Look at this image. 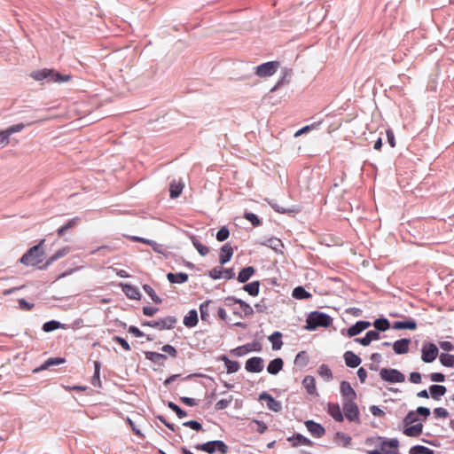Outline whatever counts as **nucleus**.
Listing matches in <instances>:
<instances>
[{"mask_svg": "<svg viewBox=\"0 0 454 454\" xmlns=\"http://www.w3.org/2000/svg\"><path fill=\"white\" fill-rule=\"evenodd\" d=\"M252 424H254L256 426V428L254 429L259 434H263L267 430V426L264 422L260 420H253Z\"/></svg>", "mask_w": 454, "mask_h": 454, "instance_id": "680f3d73", "label": "nucleus"}, {"mask_svg": "<svg viewBox=\"0 0 454 454\" xmlns=\"http://www.w3.org/2000/svg\"><path fill=\"white\" fill-rule=\"evenodd\" d=\"M381 380L390 383H402L405 380V376L395 369L383 368L380 372Z\"/></svg>", "mask_w": 454, "mask_h": 454, "instance_id": "6e6552de", "label": "nucleus"}, {"mask_svg": "<svg viewBox=\"0 0 454 454\" xmlns=\"http://www.w3.org/2000/svg\"><path fill=\"white\" fill-rule=\"evenodd\" d=\"M288 441L293 442L294 447H296L298 445H306V446L312 445V442L309 439H308L307 437H305L300 434H294L293 437L289 438Z\"/></svg>", "mask_w": 454, "mask_h": 454, "instance_id": "c9c22d12", "label": "nucleus"}, {"mask_svg": "<svg viewBox=\"0 0 454 454\" xmlns=\"http://www.w3.org/2000/svg\"><path fill=\"white\" fill-rule=\"evenodd\" d=\"M417 421L416 413L410 411L403 419L404 428L403 433L409 437H418L421 434L423 430V425L417 423L411 426V424Z\"/></svg>", "mask_w": 454, "mask_h": 454, "instance_id": "20e7f679", "label": "nucleus"}, {"mask_svg": "<svg viewBox=\"0 0 454 454\" xmlns=\"http://www.w3.org/2000/svg\"><path fill=\"white\" fill-rule=\"evenodd\" d=\"M30 77L35 81L41 82L45 80L47 82H65L71 80L70 74H63L53 68H43L31 72Z\"/></svg>", "mask_w": 454, "mask_h": 454, "instance_id": "f257e3e1", "label": "nucleus"}, {"mask_svg": "<svg viewBox=\"0 0 454 454\" xmlns=\"http://www.w3.org/2000/svg\"><path fill=\"white\" fill-rule=\"evenodd\" d=\"M238 304L239 306L240 311L234 310L235 315H238L239 317H250L254 314L253 308L245 301L239 299Z\"/></svg>", "mask_w": 454, "mask_h": 454, "instance_id": "b1692460", "label": "nucleus"}, {"mask_svg": "<svg viewBox=\"0 0 454 454\" xmlns=\"http://www.w3.org/2000/svg\"><path fill=\"white\" fill-rule=\"evenodd\" d=\"M212 303L210 300L203 301L200 305V318L202 321H208L209 319V306Z\"/></svg>", "mask_w": 454, "mask_h": 454, "instance_id": "37998d69", "label": "nucleus"}, {"mask_svg": "<svg viewBox=\"0 0 454 454\" xmlns=\"http://www.w3.org/2000/svg\"><path fill=\"white\" fill-rule=\"evenodd\" d=\"M283 364L284 363L281 358H275L268 364L267 371L270 374H277L282 370Z\"/></svg>", "mask_w": 454, "mask_h": 454, "instance_id": "f704fd0d", "label": "nucleus"}, {"mask_svg": "<svg viewBox=\"0 0 454 454\" xmlns=\"http://www.w3.org/2000/svg\"><path fill=\"white\" fill-rule=\"evenodd\" d=\"M256 270L253 266H247L243 268L238 274L237 280L239 283L247 282L251 277L255 273Z\"/></svg>", "mask_w": 454, "mask_h": 454, "instance_id": "bb28decb", "label": "nucleus"}, {"mask_svg": "<svg viewBox=\"0 0 454 454\" xmlns=\"http://www.w3.org/2000/svg\"><path fill=\"white\" fill-rule=\"evenodd\" d=\"M393 348L396 354H405L409 351V342H394Z\"/></svg>", "mask_w": 454, "mask_h": 454, "instance_id": "603ef678", "label": "nucleus"}, {"mask_svg": "<svg viewBox=\"0 0 454 454\" xmlns=\"http://www.w3.org/2000/svg\"><path fill=\"white\" fill-rule=\"evenodd\" d=\"M309 363V356L306 351H301L297 354L294 364L300 367H304Z\"/></svg>", "mask_w": 454, "mask_h": 454, "instance_id": "a18cd8bd", "label": "nucleus"}, {"mask_svg": "<svg viewBox=\"0 0 454 454\" xmlns=\"http://www.w3.org/2000/svg\"><path fill=\"white\" fill-rule=\"evenodd\" d=\"M380 339V334L377 330H370L362 338H356L354 340H378Z\"/></svg>", "mask_w": 454, "mask_h": 454, "instance_id": "3c124183", "label": "nucleus"}, {"mask_svg": "<svg viewBox=\"0 0 454 454\" xmlns=\"http://www.w3.org/2000/svg\"><path fill=\"white\" fill-rule=\"evenodd\" d=\"M280 63L278 61H269L262 63L255 67L254 74L261 78L272 76L278 69Z\"/></svg>", "mask_w": 454, "mask_h": 454, "instance_id": "423d86ee", "label": "nucleus"}, {"mask_svg": "<svg viewBox=\"0 0 454 454\" xmlns=\"http://www.w3.org/2000/svg\"><path fill=\"white\" fill-rule=\"evenodd\" d=\"M260 342H249L246 345L231 349V353L235 356H242L253 350H260Z\"/></svg>", "mask_w": 454, "mask_h": 454, "instance_id": "ddd939ff", "label": "nucleus"}, {"mask_svg": "<svg viewBox=\"0 0 454 454\" xmlns=\"http://www.w3.org/2000/svg\"><path fill=\"white\" fill-rule=\"evenodd\" d=\"M261 283L259 280H254L251 283L245 284L242 289L251 296H257L260 292Z\"/></svg>", "mask_w": 454, "mask_h": 454, "instance_id": "7c9ffc66", "label": "nucleus"}, {"mask_svg": "<svg viewBox=\"0 0 454 454\" xmlns=\"http://www.w3.org/2000/svg\"><path fill=\"white\" fill-rule=\"evenodd\" d=\"M305 426L308 431L317 438H320L325 434L324 427L313 420H307Z\"/></svg>", "mask_w": 454, "mask_h": 454, "instance_id": "f3484780", "label": "nucleus"}, {"mask_svg": "<svg viewBox=\"0 0 454 454\" xmlns=\"http://www.w3.org/2000/svg\"><path fill=\"white\" fill-rule=\"evenodd\" d=\"M26 125L24 123H18L8 127L4 130L0 131V149L4 148L10 142V137L17 132L24 129Z\"/></svg>", "mask_w": 454, "mask_h": 454, "instance_id": "1a4fd4ad", "label": "nucleus"}, {"mask_svg": "<svg viewBox=\"0 0 454 454\" xmlns=\"http://www.w3.org/2000/svg\"><path fill=\"white\" fill-rule=\"evenodd\" d=\"M292 296L297 300H307L312 297V294L308 292L303 286H296L292 293Z\"/></svg>", "mask_w": 454, "mask_h": 454, "instance_id": "473e14b6", "label": "nucleus"}, {"mask_svg": "<svg viewBox=\"0 0 454 454\" xmlns=\"http://www.w3.org/2000/svg\"><path fill=\"white\" fill-rule=\"evenodd\" d=\"M232 402V396H230L228 399H221L215 403V409L220 411L227 408L231 403Z\"/></svg>", "mask_w": 454, "mask_h": 454, "instance_id": "052dcab7", "label": "nucleus"}, {"mask_svg": "<svg viewBox=\"0 0 454 454\" xmlns=\"http://www.w3.org/2000/svg\"><path fill=\"white\" fill-rule=\"evenodd\" d=\"M59 328H65V325L57 320H50L48 322H45L42 327L43 331H44L46 333L52 332Z\"/></svg>", "mask_w": 454, "mask_h": 454, "instance_id": "a19ab883", "label": "nucleus"}, {"mask_svg": "<svg viewBox=\"0 0 454 454\" xmlns=\"http://www.w3.org/2000/svg\"><path fill=\"white\" fill-rule=\"evenodd\" d=\"M302 385L309 395H317L316 381L314 377L306 376L302 380Z\"/></svg>", "mask_w": 454, "mask_h": 454, "instance_id": "72a5a7b5", "label": "nucleus"}, {"mask_svg": "<svg viewBox=\"0 0 454 454\" xmlns=\"http://www.w3.org/2000/svg\"><path fill=\"white\" fill-rule=\"evenodd\" d=\"M233 255V248L229 243H225L220 250L219 254V262L221 265L226 264L228 262L231 261V257Z\"/></svg>", "mask_w": 454, "mask_h": 454, "instance_id": "6ab92c4d", "label": "nucleus"}, {"mask_svg": "<svg viewBox=\"0 0 454 454\" xmlns=\"http://www.w3.org/2000/svg\"><path fill=\"white\" fill-rule=\"evenodd\" d=\"M145 357L155 364H162L164 363V360L166 359V355L148 351L145 352Z\"/></svg>", "mask_w": 454, "mask_h": 454, "instance_id": "ea45409f", "label": "nucleus"}, {"mask_svg": "<svg viewBox=\"0 0 454 454\" xmlns=\"http://www.w3.org/2000/svg\"><path fill=\"white\" fill-rule=\"evenodd\" d=\"M176 323V319L174 317L168 316L160 320L146 321L143 323L142 325H147L150 327L163 330L171 329L175 327Z\"/></svg>", "mask_w": 454, "mask_h": 454, "instance_id": "9b49d317", "label": "nucleus"}, {"mask_svg": "<svg viewBox=\"0 0 454 454\" xmlns=\"http://www.w3.org/2000/svg\"><path fill=\"white\" fill-rule=\"evenodd\" d=\"M262 359L261 357H252L246 362L245 368L249 372H260L263 369Z\"/></svg>", "mask_w": 454, "mask_h": 454, "instance_id": "a211bd4d", "label": "nucleus"}, {"mask_svg": "<svg viewBox=\"0 0 454 454\" xmlns=\"http://www.w3.org/2000/svg\"><path fill=\"white\" fill-rule=\"evenodd\" d=\"M344 359L347 366L351 368H356L361 364V359L359 356L351 351L345 352Z\"/></svg>", "mask_w": 454, "mask_h": 454, "instance_id": "c85d7f7f", "label": "nucleus"}, {"mask_svg": "<svg viewBox=\"0 0 454 454\" xmlns=\"http://www.w3.org/2000/svg\"><path fill=\"white\" fill-rule=\"evenodd\" d=\"M417 321L411 317H403L402 320L392 323V330H411L417 329Z\"/></svg>", "mask_w": 454, "mask_h": 454, "instance_id": "f8f14e48", "label": "nucleus"}, {"mask_svg": "<svg viewBox=\"0 0 454 454\" xmlns=\"http://www.w3.org/2000/svg\"><path fill=\"white\" fill-rule=\"evenodd\" d=\"M221 360L224 362L228 373L236 372L239 369V364L236 361L230 360L226 356H222Z\"/></svg>", "mask_w": 454, "mask_h": 454, "instance_id": "4c0bfd02", "label": "nucleus"}, {"mask_svg": "<svg viewBox=\"0 0 454 454\" xmlns=\"http://www.w3.org/2000/svg\"><path fill=\"white\" fill-rule=\"evenodd\" d=\"M150 243L148 244L153 247V251L158 254H164L163 245L156 243L154 240L150 239Z\"/></svg>", "mask_w": 454, "mask_h": 454, "instance_id": "338daca9", "label": "nucleus"}, {"mask_svg": "<svg viewBox=\"0 0 454 454\" xmlns=\"http://www.w3.org/2000/svg\"><path fill=\"white\" fill-rule=\"evenodd\" d=\"M230 236V231L226 226L221 227L216 232V239L220 242L226 240Z\"/></svg>", "mask_w": 454, "mask_h": 454, "instance_id": "5fc2aeb1", "label": "nucleus"}, {"mask_svg": "<svg viewBox=\"0 0 454 454\" xmlns=\"http://www.w3.org/2000/svg\"><path fill=\"white\" fill-rule=\"evenodd\" d=\"M243 217L246 220L249 221L254 227H258V226H260L262 224V221L258 217V215L254 214V213H252V212L245 211L244 215H243Z\"/></svg>", "mask_w": 454, "mask_h": 454, "instance_id": "49530a36", "label": "nucleus"}, {"mask_svg": "<svg viewBox=\"0 0 454 454\" xmlns=\"http://www.w3.org/2000/svg\"><path fill=\"white\" fill-rule=\"evenodd\" d=\"M188 274L184 272H169L167 274V279L171 284H183L188 280Z\"/></svg>", "mask_w": 454, "mask_h": 454, "instance_id": "cd10ccee", "label": "nucleus"}, {"mask_svg": "<svg viewBox=\"0 0 454 454\" xmlns=\"http://www.w3.org/2000/svg\"><path fill=\"white\" fill-rule=\"evenodd\" d=\"M260 399L264 400L267 407L273 411H279L282 408L281 403L267 393H262L260 395Z\"/></svg>", "mask_w": 454, "mask_h": 454, "instance_id": "5701e85b", "label": "nucleus"}, {"mask_svg": "<svg viewBox=\"0 0 454 454\" xmlns=\"http://www.w3.org/2000/svg\"><path fill=\"white\" fill-rule=\"evenodd\" d=\"M438 356V348L434 343L425 345L422 348V360L426 363L433 362Z\"/></svg>", "mask_w": 454, "mask_h": 454, "instance_id": "4468645a", "label": "nucleus"}, {"mask_svg": "<svg viewBox=\"0 0 454 454\" xmlns=\"http://www.w3.org/2000/svg\"><path fill=\"white\" fill-rule=\"evenodd\" d=\"M434 414L436 418H442V419H445L448 417L449 415V412L447 411L446 409L444 408H442V407H438V408H435L434 410Z\"/></svg>", "mask_w": 454, "mask_h": 454, "instance_id": "0e129e2a", "label": "nucleus"}, {"mask_svg": "<svg viewBox=\"0 0 454 454\" xmlns=\"http://www.w3.org/2000/svg\"><path fill=\"white\" fill-rule=\"evenodd\" d=\"M142 287H143L144 291L151 297V299L153 301V302H155L156 304H160L162 302L161 298H160L157 295V294L155 293V291L150 285L145 284V285H143Z\"/></svg>", "mask_w": 454, "mask_h": 454, "instance_id": "c03bdc74", "label": "nucleus"}, {"mask_svg": "<svg viewBox=\"0 0 454 454\" xmlns=\"http://www.w3.org/2000/svg\"><path fill=\"white\" fill-rule=\"evenodd\" d=\"M198 312L191 309L184 318V325L187 327H193L198 324Z\"/></svg>", "mask_w": 454, "mask_h": 454, "instance_id": "2f4dec72", "label": "nucleus"}, {"mask_svg": "<svg viewBox=\"0 0 454 454\" xmlns=\"http://www.w3.org/2000/svg\"><path fill=\"white\" fill-rule=\"evenodd\" d=\"M197 450H202L208 454H214L219 452L220 454H226L229 450V447L220 440L210 441L205 443H200L194 446Z\"/></svg>", "mask_w": 454, "mask_h": 454, "instance_id": "39448f33", "label": "nucleus"}, {"mask_svg": "<svg viewBox=\"0 0 454 454\" xmlns=\"http://www.w3.org/2000/svg\"><path fill=\"white\" fill-rule=\"evenodd\" d=\"M263 245L272 248L275 251H278L279 247H284L282 241L279 239L274 237L268 239L263 243Z\"/></svg>", "mask_w": 454, "mask_h": 454, "instance_id": "09e8293b", "label": "nucleus"}, {"mask_svg": "<svg viewBox=\"0 0 454 454\" xmlns=\"http://www.w3.org/2000/svg\"><path fill=\"white\" fill-rule=\"evenodd\" d=\"M386 135L387 143L392 148H394L395 146V137L393 130L391 129H387L386 130Z\"/></svg>", "mask_w": 454, "mask_h": 454, "instance_id": "e2e57ef3", "label": "nucleus"}, {"mask_svg": "<svg viewBox=\"0 0 454 454\" xmlns=\"http://www.w3.org/2000/svg\"><path fill=\"white\" fill-rule=\"evenodd\" d=\"M343 411L348 421L360 423L359 409L354 401L345 402L343 403Z\"/></svg>", "mask_w": 454, "mask_h": 454, "instance_id": "9d476101", "label": "nucleus"}, {"mask_svg": "<svg viewBox=\"0 0 454 454\" xmlns=\"http://www.w3.org/2000/svg\"><path fill=\"white\" fill-rule=\"evenodd\" d=\"M269 204L274 209V211L280 213V214L293 215V214H296L300 211V209L296 206H294L291 208H285V207L279 206L277 202H275L273 200L269 201Z\"/></svg>", "mask_w": 454, "mask_h": 454, "instance_id": "c756f323", "label": "nucleus"}, {"mask_svg": "<svg viewBox=\"0 0 454 454\" xmlns=\"http://www.w3.org/2000/svg\"><path fill=\"white\" fill-rule=\"evenodd\" d=\"M440 362L442 365L451 367L454 365V356L450 354L442 353L440 356Z\"/></svg>", "mask_w": 454, "mask_h": 454, "instance_id": "864d4df0", "label": "nucleus"}, {"mask_svg": "<svg viewBox=\"0 0 454 454\" xmlns=\"http://www.w3.org/2000/svg\"><path fill=\"white\" fill-rule=\"evenodd\" d=\"M332 322L333 318L328 314L315 310L308 315L305 327L309 331H314L318 327H328Z\"/></svg>", "mask_w": 454, "mask_h": 454, "instance_id": "7ed1b4c3", "label": "nucleus"}, {"mask_svg": "<svg viewBox=\"0 0 454 454\" xmlns=\"http://www.w3.org/2000/svg\"><path fill=\"white\" fill-rule=\"evenodd\" d=\"M71 251L69 247H64L61 249H59L56 253H54L51 256H50L47 261L41 266L38 267L39 270H46L50 265H51L57 260L64 257Z\"/></svg>", "mask_w": 454, "mask_h": 454, "instance_id": "2eb2a0df", "label": "nucleus"}, {"mask_svg": "<svg viewBox=\"0 0 454 454\" xmlns=\"http://www.w3.org/2000/svg\"><path fill=\"white\" fill-rule=\"evenodd\" d=\"M184 427H190V428H192V429H193V430H196V431L200 430V429H201V427H201V424H200V423H199V422H198V421H196V420H189V421H187V422H184Z\"/></svg>", "mask_w": 454, "mask_h": 454, "instance_id": "69168bd1", "label": "nucleus"}, {"mask_svg": "<svg viewBox=\"0 0 454 454\" xmlns=\"http://www.w3.org/2000/svg\"><path fill=\"white\" fill-rule=\"evenodd\" d=\"M121 289L128 298L140 300L141 294L137 286L131 284H121Z\"/></svg>", "mask_w": 454, "mask_h": 454, "instance_id": "412c9836", "label": "nucleus"}, {"mask_svg": "<svg viewBox=\"0 0 454 454\" xmlns=\"http://www.w3.org/2000/svg\"><path fill=\"white\" fill-rule=\"evenodd\" d=\"M372 325L371 322L365 320H359L355 325L348 328H342L340 333L343 337L352 338Z\"/></svg>", "mask_w": 454, "mask_h": 454, "instance_id": "0eeeda50", "label": "nucleus"}, {"mask_svg": "<svg viewBox=\"0 0 454 454\" xmlns=\"http://www.w3.org/2000/svg\"><path fill=\"white\" fill-rule=\"evenodd\" d=\"M335 440L343 447H348L351 443V437L341 432L336 433Z\"/></svg>", "mask_w": 454, "mask_h": 454, "instance_id": "8fccbe9b", "label": "nucleus"}, {"mask_svg": "<svg viewBox=\"0 0 454 454\" xmlns=\"http://www.w3.org/2000/svg\"><path fill=\"white\" fill-rule=\"evenodd\" d=\"M158 310H159V309L155 308V307H149V306L143 307V313H144V315H145L147 317L153 316Z\"/></svg>", "mask_w": 454, "mask_h": 454, "instance_id": "774afa93", "label": "nucleus"}, {"mask_svg": "<svg viewBox=\"0 0 454 454\" xmlns=\"http://www.w3.org/2000/svg\"><path fill=\"white\" fill-rule=\"evenodd\" d=\"M429 390L431 396L434 400H439V398L446 393V387L442 385H432Z\"/></svg>", "mask_w": 454, "mask_h": 454, "instance_id": "58836bf2", "label": "nucleus"}, {"mask_svg": "<svg viewBox=\"0 0 454 454\" xmlns=\"http://www.w3.org/2000/svg\"><path fill=\"white\" fill-rule=\"evenodd\" d=\"M18 302H19V308L25 311L31 310L35 307L34 303L28 302L27 301H26L23 298L19 299Z\"/></svg>", "mask_w": 454, "mask_h": 454, "instance_id": "13d9d810", "label": "nucleus"}, {"mask_svg": "<svg viewBox=\"0 0 454 454\" xmlns=\"http://www.w3.org/2000/svg\"><path fill=\"white\" fill-rule=\"evenodd\" d=\"M168 406L173 411L176 412V414L177 415V417L179 419H183V418H184L187 415V413L184 410H182L178 405H176V403H174L172 402H169Z\"/></svg>", "mask_w": 454, "mask_h": 454, "instance_id": "4d7b16f0", "label": "nucleus"}, {"mask_svg": "<svg viewBox=\"0 0 454 454\" xmlns=\"http://www.w3.org/2000/svg\"><path fill=\"white\" fill-rule=\"evenodd\" d=\"M327 412L334 420L338 422H342L344 419L343 413L338 403H328Z\"/></svg>", "mask_w": 454, "mask_h": 454, "instance_id": "4be33fe9", "label": "nucleus"}, {"mask_svg": "<svg viewBox=\"0 0 454 454\" xmlns=\"http://www.w3.org/2000/svg\"><path fill=\"white\" fill-rule=\"evenodd\" d=\"M372 325L374 329L379 333L392 329V323H390L389 320L384 317L375 319L372 323Z\"/></svg>", "mask_w": 454, "mask_h": 454, "instance_id": "a878e982", "label": "nucleus"}, {"mask_svg": "<svg viewBox=\"0 0 454 454\" xmlns=\"http://www.w3.org/2000/svg\"><path fill=\"white\" fill-rule=\"evenodd\" d=\"M208 276L213 279H220L223 278V269L215 267L208 271Z\"/></svg>", "mask_w": 454, "mask_h": 454, "instance_id": "bf43d9fd", "label": "nucleus"}, {"mask_svg": "<svg viewBox=\"0 0 454 454\" xmlns=\"http://www.w3.org/2000/svg\"><path fill=\"white\" fill-rule=\"evenodd\" d=\"M399 442L397 439L382 441L380 449L383 454H399Z\"/></svg>", "mask_w": 454, "mask_h": 454, "instance_id": "dca6fc26", "label": "nucleus"}, {"mask_svg": "<svg viewBox=\"0 0 454 454\" xmlns=\"http://www.w3.org/2000/svg\"><path fill=\"white\" fill-rule=\"evenodd\" d=\"M318 373H319V375L321 377H323L326 380H330L333 378V374H332L331 369L327 365H325V364H322L318 368Z\"/></svg>", "mask_w": 454, "mask_h": 454, "instance_id": "6e6d98bb", "label": "nucleus"}, {"mask_svg": "<svg viewBox=\"0 0 454 454\" xmlns=\"http://www.w3.org/2000/svg\"><path fill=\"white\" fill-rule=\"evenodd\" d=\"M45 239H43L40 242L33 247H31L20 259V262L26 266H37L43 262L44 250L43 248V245L44 244Z\"/></svg>", "mask_w": 454, "mask_h": 454, "instance_id": "f03ea898", "label": "nucleus"}, {"mask_svg": "<svg viewBox=\"0 0 454 454\" xmlns=\"http://www.w3.org/2000/svg\"><path fill=\"white\" fill-rule=\"evenodd\" d=\"M191 239L192 245L201 256H205L209 253V248L203 245L196 237L192 236Z\"/></svg>", "mask_w": 454, "mask_h": 454, "instance_id": "79ce46f5", "label": "nucleus"}, {"mask_svg": "<svg viewBox=\"0 0 454 454\" xmlns=\"http://www.w3.org/2000/svg\"><path fill=\"white\" fill-rule=\"evenodd\" d=\"M409 454H434V451L423 445H416L410 449Z\"/></svg>", "mask_w": 454, "mask_h": 454, "instance_id": "de8ad7c7", "label": "nucleus"}, {"mask_svg": "<svg viewBox=\"0 0 454 454\" xmlns=\"http://www.w3.org/2000/svg\"><path fill=\"white\" fill-rule=\"evenodd\" d=\"M184 184L183 183H176L172 182L169 185V196L171 199H176L178 198L184 189Z\"/></svg>", "mask_w": 454, "mask_h": 454, "instance_id": "e433bc0d", "label": "nucleus"}, {"mask_svg": "<svg viewBox=\"0 0 454 454\" xmlns=\"http://www.w3.org/2000/svg\"><path fill=\"white\" fill-rule=\"evenodd\" d=\"M66 362L65 358L62 357H51L47 359L43 364H41L38 368L33 370L34 372H38L43 370H47L51 366L59 365L64 364Z\"/></svg>", "mask_w": 454, "mask_h": 454, "instance_id": "393cba45", "label": "nucleus"}, {"mask_svg": "<svg viewBox=\"0 0 454 454\" xmlns=\"http://www.w3.org/2000/svg\"><path fill=\"white\" fill-rule=\"evenodd\" d=\"M340 393L346 399V402L355 401L356 397L355 390L348 381H342L340 383Z\"/></svg>", "mask_w": 454, "mask_h": 454, "instance_id": "aec40b11", "label": "nucleus"}]
</instances>
